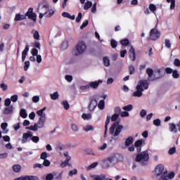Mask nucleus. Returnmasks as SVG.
<instances>
[{"label":"nucleus","mask_w":180,"mask_h":180,"mask_svg":"<svg viewBox=\"0 0 180 180\" xmlns=\"http://www.w3.org/2000/svg\"><path fill=\"white\" fill-rule=\"evenodd\" d=\"M155 176L160 178L158 180H168V171L164 167V165H158L155 168Z\"/></svg>","instance_id":"nucleus-1"},{"label":"nucleus","mask_w":180,"mask_h":180,"mask_svg":"<svg viewBox=\"0 0 180 180\" xmlns=\"http://www.w3.org/2000/svg\"><path fill=\"white\" fill-rule=\"evenodd\" d=\"M144 89H148V82L147 80H140L136 86V91L132 94V96L141 98L143 96Z\"/></svg>","instance_id":"nucleus-2"},{"label":"nucleus","mask_w":180,"mask_h":180,"mask_svg":"<svg viewBox=\"0 0 180 180\" xmlns=\"http://www.w3.org/2000/svg\"><path fill=\"white\" fill-rule=\"evenodd\" d=\"M86 51V44L84 41H79L75 47L72 49V55L75 56V57H78L79 56H82Z\"/></svg>","instance_id":"nucleus-3"},{"label":"nucleus","mask_w":180,"mask_h":180,"mask_svg":"<svg viewBox=\"0 0 180 180\" xmlns=\"http://www.w3.org/2000/svg\"><path fill=\"white\" fill-rule=\"evenodd\" d=\"M146 74L148 75V81H155V79H160L162 78L163 75L161 74L160 70H153L151 68L146 70Z\"/></svg>","instance_id":"nucleus-4"},{"label":"nucleus","mask_w":180,"mask_h":180,"mask_svg":"<svg viewBox=\"0 0 180 180\" xmlns=\"http://www.w3.org/2000/svg\"><path fill=\"white\" fill-rule=\"evenodd\" d=\"M49 11H50V8L49 7V3H39L37 8V11L38 12V13H39V19H43V17L45 15H47Z\"/></svg>","instance_id":"nucleus-5"},{"label":"nucleus","mask_w":180,"mask_h":180,"mask_svg":"<svg viewBox=\"0 0 180 180\" xmlns=\"http://www.w3.org/2000/svg\"><path fill=\"white\" fill-rule=\"evenodd\" d=\"M149 158H150V156L148 155V152L143 151V153H141L136 155L135 161L136 162H139L141 165H146Z\"/></svg>","instance_id":"nucleus-6"},{"label":"nucleus","mask_w":180,"mask_h":180,"mask_svg":"<svg viewBox=\"0 0 180 180\" xmlns=\"http://www.w3.org/2000/svg\"><path fill=\"white\" fill-rule=\"evenodd\" d=\"M123 130V125H119V122H114L110 128V134H113L115 137L119 136Z\"/></svg>","instance_id":"nucleus-7"},{"label":"nucleus","mask_w":180,"mask_h":180,"mask_svg":"<svg viewBox=\"0 0 180 180\" xmlns=\"http://www.w3.org/2000/svg\"><path fill=\"white\" fill-rule=\"evenodd\" d=\"M119 118V114H114L111 116L108 115L106 120H105V132H104V137H106V133H108V125L110 123V119L112 122H116Z\"/></svg>","instance_id":"nucleus-8"},{"label":"nucleus","mask_w":180,"mask_h":180,"mask_svg":"<svg viewBox=\"0 0 180 180\" xmlns=\"http://www.w3.org/2000/svg\"><path fill=\"white\" fill-rule=\"evenodd\" d=\"M160 36H161L160 31H158V30L156 28H153L150 31L148 40H153V41H155V40L160 39Z\"/></svg>","instance_id":"nucleus-9"},{"label":"nucleus","mask_w":180,"mask_h":180,"mask_svg":"<svg viewBox=\"0 0 180 180\" xmlns=\"http://www.w3.org/2000/svg\"><path fill=\"white\" fill-rule=\"evenodd\" d=\"M108 158H110V161H111L112 165L117 164V162H120V161H123V155L119 153H116Z\"/></svg>","instance_id":"nucleus-10"},{"label":"nucleus","mask_w":180,"mask_h":180,"mask_svg":"<svg viewBox=\"0 0 180 180\" xmlns=\"http://www.w3.org/2000/svg\"><path fill=\"white\" fill-rule=\"evenodd\" d=\"M32 136H33V132H32L30 131H28L27 132L22 134L21 143L22 144L27 143V141H29V139H30V140L31 139Z\"/></svg>","instance_id":"nucleus-11"},{"label":"nucleus","mask_w":180,"mask_h":180,"mask_svg":"<svg viewBox=\"0 0 180 180\" xmlns=\"http://www.w3.org/2000/svg\"><path fill=\"white\" fill-rule=\"evenodd\" d=\"M129 57L131 61H136V50L133 46H130L128 51Z\"/></svg>","instance_id":"nucleus-12"},{"label":"nucleus","mask_w":180,"mask_h":180,"mask_svg":"<svg viewBox=\"0 0 180 180\" xmlns=\"http://www.w3.org/2000/svg\"><path fill=\"white\" fill-rule=\"evenodd\" d=\"M144 143V139H139L134 143V147L136 148L137 153H141V146Z\"/></svg>","instance_id":"nucleus-13"},{"label":"nucleus","mask_w":180,"mask_h":180,"mask_svg":"<svg viewBox=\"0 0 180 180\" xmlns=\"http://www.w3.org/2000/svg\"><path fill=\"white\" fill-rule=\"evenodd\" d=\"M103 82L101 79H98V81L94 82H90L89 83V88H92L93 89H96L101 84H102Z\"/></svg>","instance_id":"nucleus-14"},{"label":"nucleus","mask_w":180,"mask_h":180,"mask_svg":"<svg viewBox=\"0 0 180 180\" xmlns=\"http://www.w3.org/2000/svg\"><path fill=\"white\" fill-rule=\"evenodd\" d=\"M96 106H98V101H96V99L95 98L91 99L89 105V110H90V112H92V110H94Z\"/></svg>","instance_id":"nucleus-15"},{"label":"nucleus","mask_w":180,"mask_h":180,"mask_svg":"<svg viewBox=\"0 0 180 180\" xmlns=\"http://www.w3.org/2000/svg\"><path fill=\"white\" fill-rule=\"evenodd\" d=\"M13 113V106L10 105L9 107H6L4 109L3 114L4 115H12Z\"/></svg>","instance_id":"nucleus-16"},{"label":"nucleus","mask_w":180,"mask_h":180,"mask_svg":"<svg viewBox=\"0 0 180 180\" xmlns=\"http://www.w3.org/2000/svg\"><path fill=\"white\" fill-rule=\"evenodd\" d=\"M110 165H112V162L110 161V159L108 158L105 160H104L102 162V167L103 168H109V167H110Z\"/></svg>","instance_id":"nucleus-17"},{"label":"nucleus","mask_w":180,"mask_h":180,"mask_svg":"<svg viewBox=\"0 0 180 180\" xmlns=\"http://www.w3.org/2000/svg\"><path fill=\"white\" fill-rule=\"evenodd\" d=\"M46 123V117H42L39 118L38 123L37 124L38 125L39 129H43L44 127V124Z\"/></svg>","instance_id":"nucleus-18"},{"label":"nucleus","mask_w":180,"mask_h":180,"mask_svg":"<svg viewBox=\"0 0 180 180\" xmlns=\"http://www.w3.org/2000/svg\"><path fill=\"white\" fill-rule=\"evenodd\" d=\"M29 51V45H26L25 49L22 52V61L26 60V56H27V52Z\"/></svg>","instance_id":"nucleus-19"},{"label":"nucleus","mask_w":180,"mask_h":180,"mask_svg":"<svg viewBox=\"0 0 180 180\" xmlns=\"http://www.w3.org/2000/svg\"><path fill=\"white\" fill-rule=\"evenodd\" d=\"M62 16H63V18H67L68 19H70L71 20H75V15H71L70 13L63 12L62 13Z\"/></svg>","instance_id":"nucleus-20"},{"label":"nucleus","mask_w":180,"mask_h":180,"mask_svg":"<svg viewBox=\"0 0 180 180\" xmlns=\"http://www.w3.org/2000/svg\"><path fill=\"white\" fill-rule=\"evenodd\" d=\"M134 141V139L133 136H129L126 140H125V146L126 147H129V146H131Z\"/></svg>","instance_id":"nucleus-21"},{"label":"nucleus","mask_w":180,"mask_h":180,"mask_svg":"<svg viewBox=\"0 0 180 180\" xmlns=\"http://www.w3.org/2000/svg\"><path fill=\"white\" fill-rule=\"evenodd\" d=\"M27 130H32V131H37L39 130V125L35 123L34 125L25 127Z\"/></svg>","instance_id":"nucleus-22"},{"label":"nucleus","mask_w":180,"mask_h":180,"mask_svg":"<svg viewBox=\"0 0 180 180\" xmlns=\"http://www.w3.org/2000/svg\"><path fill=\"white\" fill-rule=\"evenodd\" d=\"M26 16L27 15H20V13H18V14H16L14 20L15 22H19V20H25V19H26Z\"/></svg>","instance_id":"nucleus-23"},{"label":"nucleus","mask_w":180,"mask_h":180,"mask_svg":"<svg viewBox=\"0 0 180 180\" xmlns=\"http://www.w3.org/2000/svg\"><path fill=\"white\" fill-rule=\"evenodd\" d=\"M1 128L2 129L3 133H4V134H6L8 133V130L7 129L8 128V123H6V122L1 123Z\"/></svg>","instance_id":"nucleus-24"},{"label":"nucleus","mask_w":180,"mask_h":180,"mask_svg":"<svg viewBox=\"0 0 180 180\" xmlns=\"http://www.w3.org/2000/svg\"><path fill=\"white\" fill-rule=\"evenodd\" d=\"M50 96L53 101H57V99L60 98V94H58V91H56L53 94H50Z\"/></svg>","instance_id":"nucleus-25"},{"label":"nucleus","mask_w":180,"mask_h":180,"mask_svg":"<svg viewBox=\"0 0 180 180\" xmlns=\"http://www.w3.org/2000/svg\"><path fill=\"white\" fill-rule=\"evenodd\" d=\"M169 130L172 133H178V131L176 130V125L174 123L169 124Z\"/></svg>","instance_id":"nucleus-26"},{"label":"nucleus","mask_w":180,"mask_h":180,"mask_svg":"<svg viewBox=\"0 0 180 180\" xmlns=\"http://www.w3.org/2000/svg\"><path fill=\"white\" fill-rule=\"evenodd\" d=\"M103 64L105 67H109L110 65V60L109 58L105 56L103 58Z\"/></svg>","instance_id":"nucleus-27"},{"label":"nucleus","mask_w":180,"mask_h":180,"mask_svg":"<svg viewBox=\"0 0 180 180\" xmlns=\"http://www.w3.org/2000/svg\"><path fill=\"white\" fill-rule=\"evenodd\" d=\"M71 160V157H68L66 158V160L60 164V168H65V167H67L68 165V162H70Z\"/></svg>","instance_id":"nucleus-28"},{"label":"nucleus","mask_w":180,"mask_h":180,"mask_svg":"<svg viewBox=\"0 0 180 180\" xmlns=\"http://www.w3.org/2000/svg\"><path fill=\"white\" fill-rule=\"evenodd\" d=\"M32 33L33 37H34V39H35V40L40 39V34H39V31L32 30Z\"/></svg>","instance_id":"nucleus-29"},{"label":"nucleus","mask_w":180,"mask_h":180,"mask_svg":"<svg viewBox=\"0 0 180 180\" xmlns=\"http://www.w3.org/2000/svg\"><path fill=\"white\" fill-rule=\"evenodd\" d=\"M12 168L14 172H20V169H22V166H20V165H14Z\"/></svg>","instance_id":"nucleus-30"},{"label":"nucleus","mask_w":180,"mask_h":180,"mask_svg":"<svg viewBox=\"0 0 180 180\" xmlns=\"http://www.w3.org/2000/svg\"><path fill=\"white\" fill-rule=\"evenodd\" d=\"M20 116L23 119H26V117H27V113L26 112V110L23 108L21 109L20 111Z\"/></svg>","instance_id":"nucleus-31"},{"label":"nucleus","mask_w":180,"mask_h":180,"mask_svg":"<svg viewBox=\"0 0 180 180\" xmlns=\"http://www.w3.org/2000/svg\"><path fill=\"white\" fill-rule=\"evenodd\" d=\"M54 175H56V172L49 173L46 176V180H53L54 179Z\"/></svg>","instance_id":"nucleus-32"},{"label":"nucleus","mask_w":180,"mask_h":180,"mask_svg":"<svg viewBox=\"0 0 180 180\" xmlns=\"http://www.w3.org/2000/svg\"><path fill=\"white\" fill-rule=\"evenodd\" d=\"M91 6H92V1L86 2L84 6V11H88V9H89V8H91Z\"/></svg>","instance_id":"nucleus-33"},{"label":"nucleus","mask_w":180,"mask_h":180,"mask_svg":"<svg viewBox=\"0 0 180 180\" xmlns=\"http://www.w3.org/2000/svg\"><path fill=\"white\" fill-rule=\"evenodd\" d=\"M27 16H28L29 19L33 20V22H36V20H37V15L34 13L30 14L29 15Z\"/></svg>","instance_id":"nucleus-34"},{"label":"nucleus","mask_w":180,"mask_h":180,"mask_svg":"<svg viewBox=\"0 0 180 180\" xmlns=\"http://www.w3.org/2000/svg\"><path fill=\"white\" fill-rule=\"evenodd\" d=\"M122 109L123 110H126L127 112H130V110H133V105L129 104L128 105L124 106Z\"/></svg>","instance_id":"nucleus-35"},{"label":"nucleus","mask_w":180,"mask_h":180,"mask_svg":"<svg viewBox=\"0 0 180 180\" xmlns=\"http://www.w3.org/2000/svg\"><path fill=\"white\" fill-rule=\"evenodd\" d=\"M60 49L61 50H67V49H68V41H63L61 44Z\"/></svg>","instance_id":"nucleus-36"},{"label":"nucleus","mask_w":180,"mask_h":180,"mask_svg":"<svg viewBox=\"0 0 180 180\" xmlns=\"http://www.w3.org/2000/svg\"><path fill=\"white\" fill-rule=\"evenodd\" d=\"M82 117L84 120H89V119L92 117V115H91V114L83 113L82 115Z\"/></svg>","instance_id":"nucleus-37"},{"label":"nucleus","mask_w":180,"mask_h":180,"mask_svg":"<svg viewBox=\"0 0 180 180\" xmlns=\"http://www.w3.org/2000/svg\"><path fill=\"white\" fill-rule=\"evenodd\" d=\"M30 140H32V141L33 143H39V141H40V138H39V136H33V135H32Z\"/></svg>","instance_id":"nucleus-38"},{"label":"nucleus","mask_w":180,"mask_h":180,"mask_svg":"<svg viewBox=\"0 0 180 180\" xmlns=\"http://www.w3.org/2000/svg\"><path fill=\"white\" fill-rule=\"evenodd\" d=\"M98 106L101 110H103V109H105V101H103V100L100 101Z\"/></svg>","instance_id":"nucleus-39"},{"label":"nucleus","mask_w":180,"mask_h":180,"mask_svg":"<svg viewBox=\"0 0 180 180\" xmlns=\"http://www.w3.org/2000/svg\"><path fill=\"white\" fill-rule=\"evenodd\" d=\"M83 130H84V131H92L94 130V127L91 125H86L83 127Z\"/></svg>","instance_id":"nucleus-40"},{"label":"nucleus","mask_w":180,"mask_h":180,"mask_svg":"<svg viewBox=\"0 0 180 180\" xmlns=\"http://www.w3.org/2000/svg\"><path fill=\"white\" fill-rule=\"evenodd\" d=\"M98 167V162L92 163L91 165L86 167L87 171H90V169H94V168H96Z\"/></svg>","instance_id":"nucleus-41"},{"label":"nucleus","mask_w":180,"mask_h":180,"mask_svg":"<svg viewBox=\"0 0 180 180\" xmlns=\"http://www.w3.org/2000/svg\"><path fill=\"white\" fill-rule=\"evenodd\" d=\"M37 115H38V116H39V117H46V113L41 110H37Z\"/></svg>","instance_id":"nucleus-42"},{"label":"nucleus","mask_w":180,"mask_h":180,"mask_svg":"<svg viewBox=\"0 0 180 180\" xmlns=\"http://www.w3.org/2000/svg\"><path fill=\"white\" fill-rule=\"evenodd\" d=\"M128 68H129L130 75H133V74L136 72V69L134 68V66L129 65Z\"/></svg>","instance_id":"nucleus-43"},{"label":"nucleus","mask_w":180,"mask_h":180,"mask_svg":"<svg viewBox=\"0 0 180 180\" xmlns=\"http://www.w3.org/2000/svg\"><path fill=\"white\" fill-rule=\"evenodd\" d=\"M167 2L168 4H169V2L171 3L170 9H175V0H167Z\"/></svg>","instance_id":"nucleus-44"},{"label":"nucleus","mask_w":180,"mask_h":180,"mask_svg":"<svg viewBox=\"0 0 180 180\" xmlns=\"http://www.w3.org/2000/svg\"><path fill=\"white\" fill-rule=\"evenodd\" d=\"M153 124H154V126H156L157 127H160V126H161V120L160 119L154 120Z\"/></svg>","instance_id":"nucleus-45"},{"label":"nucleus","mask_w":180,"mask_h":180,"mask_svg":"<svg viewBox=\"0 0 180 180\" xmlns=\"http://www.w3.org/2000/svg\"><path fill=\"white\" fill-rule=\"evenodd\" d=\"M165 44L167 49H171V41L168 39H165Z\"/></svg>","instance_id":"nucleus-46"},{"label":"nucleus","mask_w":180,"mask_h":180,"mask_svg":"<svg viewBox=\"0 0 180 180\" xmlns=\"http://www.w3.org/2000/svg\"><path fill=\"white\" fill-rule=\"evenodd\" d=\"M18 98H19V97L18 96V95L14 94V95L11 96V101H12L13 102V103H16V102H18Z\"/></svg>","instance_id":"nucleus-47"},{"label":"nucleus","mask_w":180,"mask_h":180,"mask_svg":"<svg viewBox=\"0 0 180 180\" xmlns=\"http://www.w3.org/2000/svg\"><path fill=\"white\" fill-rule=\"evenodd\" d=\"M63 105L64 109H65V110H68V109H70V104L68 103V101H63Z\"/></svg>","instance_id":"nucleus-48"},{"label":"nucleus","mask_w":180,"mask_h":180,"mask_svg":"<svg viewBox=\"0 0 180 180\" xmlns=\"http://www.w3.org/2000/svg\"><path fill=\"white\" fill-rule=\"evenodd\" d=\"M50 164H51L50 161L47 159H45L44 160V162L42 165H43V167L44 168V167H50Z\"/></svg>","instance_id":"nucleus-49"},{"label":"nucleus","mask_w":180,"mask_h":180,"mask_svg":"<svg viewBox=\"0 0 180 180\" xmlns=\"http://www.w3.org/2000/svg\"><path fill=\"white\" fill-rule=\"evenodd\" d=\"M31 54L32 56H39V51L36 48H34L31 51Z\"/></svg>","instance_id":"nucleus-50"},{"label":"nucleus","mask_w":180,"mask_h":180,"mask_svg":"<svg viewBox=\"0 0 180 180\" xmlns=\"http://www.w3.org/2000/svg\"><path fill=\"white\" fill-rule=\"evenodd\" d=\"M120 116L121 117H129V114L127 111H122V112L121 111Z\"/></svg>","instance_id":"nucleus-51"},{"label":"nucleus","mask_w":180,"mask_h":180,"mask_svg":"<svg viewBox=\"0 0 180 180\" xmlns=\"http://www.w3.org/2000/svg\"><path fill=\"white\" fill-rule=\"evenodd\" d=\"M78 174V170L77 169H74L69 172V176H72V175H77Z\"/></svg>","instance_id":"nucleus-52"},{"label":"nucleus","mask_w":180,"mask_h":180,"mask_svg":"<svg viewBox=\"0 0 180 180\" xmlns=\"http://www.w3.org/2000/svg\"><path fill=\"white\" fill-rule=\"evenodd\" d=\"M29 67H30V62L29 60H27L25 62V66H24L25 71H27V70H29Z\"/></svg>","instance_id":"nucleus-53"},{"label":"nucleus","mask_w":180,"mask_h":180,"mask_svg":"<svg viewBox=\"0 0 180 180\" xmlns=\"http://www.w3.org/2000/svg\"><path fill=\"white\" fill-rule=\"evenodd\" d=\"M111 47L112 49H116V47H117V41L115 39H111Z\"/></svg>","instance_id":"nucleus-54"},{"label":"nucleus","mask_w":180,"mask_h":180,"mask_svg":"<svg viewBox=\"0 0 180 180\" xmlns=\"http://www.w3.org/2000/svg\"><path fill=\"white\" fill-rule=\"evenodd\" d=\"M11 98H6L4 101V105L6 107L11 106Z\"/></svg>","instance_id":"nucleus-55"},{"label":"nucleus","mask_w":180,"mask_h":180,"mask_svg":"<svg viewBox=\"0 0 180 180\" xmlns=\"http://www.w3.org/2000/svg\"><path fill=\"white\" fill-rule=\"evenodd\" d=\"M0 88H1L2 91L8 90V85L5 84V83L0 84Z\"/></svg>","instance_id":"nucleus-56"},{"label":"nucleus","mask_w":180,"mask_h":180,"mask_svg":"<svg viewBox=\"0 0 180 180\" xmlns=\"http://www.w3.org/2000/svg\"><path fill=\"white\" fill-rule=\"evenodd\" d=\"M65 79L68 81V82H72V77L71 75H67L65 76Z\"/></svg>","instance_id":"nucleus-57"},{"label":"nucleus","mask_w":180,"mask_h":180,"mask_svg":"<svg viewBox=\"0 0 180 180\" xmlns=\"http://www.w3.org/2000/svg\"><path fill=\"white\" fill-rule=\"evenodd\" d=\"M81 19H82V13H79L78 16L76 18L77 23H79V22H81Z\"/></svg>","instance_id":"nucleus-58"},{"label":"nucleus","mask_w":180,"mask_h":180,"mask_svg":"<svg viewBox=\"0 0 180 180\" xmlns=\"http://www.w3.org/2000/svg\"><path fill=\"white\" fill-rule=\"evenodd\" d=\"M176 151V148L173 147L169 150V155H172L173 154H175V152Z\"/></svg>","instance_id":"nucleus-59"},{"label":"nucleus","mask_w":180,"mask_h":180,"mask_svg":"<svg viewBox=\"0 0 180 180\" xmlns=\"http://www.w3.org/2000/svg\"><path fill=\"white\" fill-rule=\"evenodd\" d=\"M33 168L34 169H36V168H40V169L44 168L43 164L35 163L33 165Z\"/></svg>","instance_id":"nucleus-60"},{"label":"nucleus","mask_w":180,"mask_h":180,"mask_svg":"<svg viewBox=\"0 0 180 180\" xmlns=\"http://www.w3.org/2000/svg\"><path fill=\"white\" fill-rule=\"evenodd\" d=\"M149 9H150V11H151V12H155L157 7H155V5H154V4H150Z\"/></svg>","instance_id":"nucleus-61"},{"label":"nucleus","mask_w":180,"mask_h":180,"mask_svg":"<svg viewBox=\"0 0 180 180\" xmlns=\"http://www.w3.org/2000/svg\"><path fill=\"white\" fill-rule=\"evenodd\" d=\"M71 129L73 131H78V126L75 124H72Z\"/></svg>","instance_id":"nucleus-62"},{"label":"nucleus","mask_w":180,"mask_h":180,"mask_svg":"<svg viewBox=\"0 0 180 180\" xmlns=\"http://www.w3.org/2000/svg\"><path fill=\"white\" fill-rule=\"evenodd\" d=\"M174 64L175 67H180V60L178 58L174 59Z\"/></svg>","instance_id":"nucleus-63"},{"label":"nucleus","mask_w":180,"mask_h":180,"mask_svg":"<svg viewBox=\"0 0 180 180\" xmlns=\"http://www.w3.org/2000/svg\"><path fill=\"white\" fill-rule=\"evenodd\" d=\"M41 160H46L47 158V153L46 152H43L41 154V157H40Z\"/></svg>","instance_id":"nucleus-64"}]
</instances>
